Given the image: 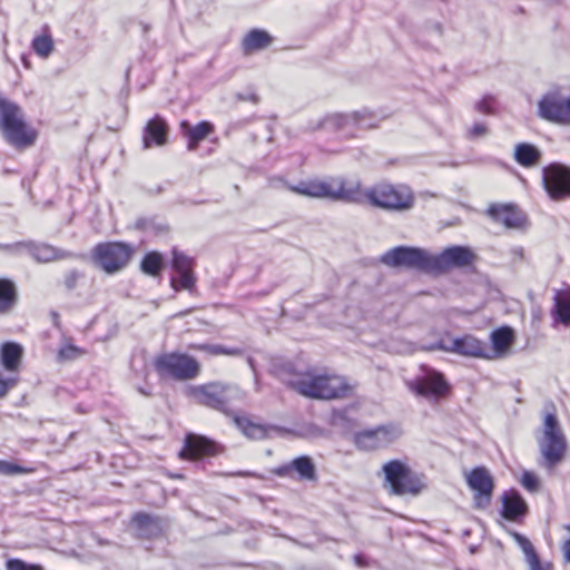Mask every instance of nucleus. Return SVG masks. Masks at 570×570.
I'll use <instances>...</instances> for the list:
<instances>
[{
  "instance_id": "aec40b11",
  "label": "nucleus",
  "mask_w": 570,
  "mask_h": 570,
  "mask_svg": "<svg viewBox=\"0 0 570 570\" xmlns=\"http://www.w3.org/2000/svg\"><path fill=\"white\" fill-rule=\"evenodd\" d=\"M130 525L136 531V537L142 540H155L166 532V524L163 518L147 512H136L130 518Z\"/></svg>"
},
{
  "instance_id": "7ed1b4c3",
  "label": "nucleus",
  "mask_w": 570,
  "mask_h": 570,
  "mask_svg": "<svg viewBox=\"0 0 570 570\" xmlns=\"http://www.w3.org/2000/svg\"><path fill=\"white\" fill-rule=\"evenodd\" d=\"M537 442L543 468L548 470L554 469L566 460L569 442L558 417L556 405L552 402L546 406L542 414V423Z\"/></svg>"
},
{
  "instance_id": "f8f14e48",
  "label": "nucleus",
  "mask_w": 570,
  "mask_h": 570,
  "mask_svg": "<svg viewBox=\"0 0 570 570\" xmlns=\"http://www.w3.org/2000/svg\"><path fill=\"white\" fill-rule=\"evenodd\" d=\"M223 450V446L215 440L206 435L188 432L184 438L178 458L181 461L197 462L217 456Z\"/></svg>"
},
{
  "instance_id": "2eb2a0df",
  "label": "nucleus",
  "mask_w": 570,
  "mask_h": 570,
  "mask_svg": "<svg viewBox=\"0 0 570 570\" xmlns=\"http://www.w3.org/2000/svg\"><path fill=\"white\" fill-rule=\"evenodd\" d=\"M412 393L435 402L446 399L452 392L450 383L441 372L432 371L421 379L409 383Z\"/></svg>"
},
{
  "instance_id": "4468645a",
  "label": "nucleus",
  "mask_w": 570,
  "mask_h": 570,
  "mask_svg": "<svg viewBox=\"0 0 570 570\" xmlns=\"http://www.w3.org/2000/svg\"><path fill=\"white\" fill-rule=\"evenodd\" d=\"M538 115L549 122L570 126V95L564 97L559 91L544 94L538 102Z\"/></svg>"
},
{
  "instance_id": "a18cd8bd",
  "label": "nucleus",
  "mask_w": 570,
  "mask_h": 570,
  "mask_svg": "<svg viewBox=\"0 0 570 570\" xmlns=\"http://www.w3.org/2000/svg\"><path fill=\"white\" fill-rule=\"evenodd\" d=\"M325 122L336 129H342L348 124V116L342 114L331 115L325 119Z\"/></svg>"
},
{
  "instance_id": "f704fd0d",
  "label": "nucleus",
  "mask_w": 570,
  "mask_h": 570,
  "mask_svg": "<svg viewBox=\"0 0 570 570\" xmlns=\"http://www.w3.org/2000/svg\"><path fill=\"white\" fill-rule=\"evenodd\" d=\"M31 47L36 55L41 58H47L52 53L55 43L48 28L45 29L42 35L33 38Z\"/></svg>"
},
{
  "instance_id": "49530a36",
  "label": "nucleus",
  "mask_w": 570,
  "mask_h": 570,
  "mask_svg": "<svg viewBox=\"0 0 570 570\" xmlns=\"http://www.w3.org/2000/svg\"><path fill=\"white\" fill-rule=\"evenodd\" d=\"M568 534L564 537L561 543V551L567 562H570V524L563 527Z\"/></svg>"
},
{
  "instance_id": "a878e982",
  "label": "nucleus",
  "mask_w": 570,
  "mask_h": 570,
  "mask_svg": "<svg viewBox=\"0 0 570 570\" xmlns=\"http://www.w3.org/2000/svg\"><path fill=\"white\" fill-rule=\"evenodd\" d=\"M179 127L183 136L187 138V149L190 151L196 150L199 144L215 131V126L208 120H203L195 126L187 120H181Z\"/></svg>"
},
{
  "instance_id": "4be33fe9",
  "label": "nucleus",
  "mask_w": 570,
  "mask_h": 570,
  "mask_svg": "<svg viewBox=\"0 0 570 570\" xmlns=\"http://www.w3.org/2000/svg\"><path fill=\"white\" fill-rule=\"evenodd\" d=\"M501 515L511 522H520L529 513L524 498L514 489L504 491L501 495Z\"/></svg>"
},
{
  "instance_id": "f3484780",
  "label": "nucleus",
  "mask_w": 570,
  "mask_h": 570,
  "mask_svg": "<svg viewBox=\"0 0 570 570\" xmlns=\"http://www.w3.org/2000/svg\"><path fill=\"white\" fill-rule=\"evenodd\" d=\"M466 483L474 492L473 501L475 508H488L494 490V480L489 470L484 466L473 468L466 475Z\"/></svg>"
},
{
  "instance_id": "6e6552de",
  "label": "nucleus",
  "mask_w": 570,
  "mask_h": 570,
  "mask_svg": "<svg viewBox=\"0 0 570 570\" xmlns=\"http://www.w3.org/2000/svg\"><path fill=\"white\" fill-rule=\"evenodd\" d=\"M135 249L124 242H101L91 249L94 263L106 274L122 271L131 261Z\"/></svg>"
},
{
  "instance_id": "4c0bfd02",
  "label": "nucleus",
  "mask_w": 570,
  "mask_h": 570,
  "mask_svg": "<svg viewBox=\"0 0 570 570\" xmlns=\"http://www.w3.org/2000/svg\"><path fill=\"white\" fill-rule=\"evenodd\" d=\"M189 350L198 351L206 353L210 356H218V355H229L233 354V352L228 348H226L223 345L219 344H199V343H191L188 345Z\"/></svg>"
},
{
  "instance_id": "39448f33",
  "label": "nucleus",
  "mask_w": 570,
  "mask_h": 570,
  "mask_svg": "<svg viewBox=\"0 0 570 570\" xmlns=\"http://www.w3.org/2000/svg\"><path fill=\"white\" fill-rule=\"evenodd\" d=\"M351 183L352 179L343 176L311 177L286 188L304 197L348 203Z\"/></svg>"
},
{
  "instance_id": "58836bf2",
  "label": "nucleus",
  "mask_w": 570,
  "mask_h": 570,
  "mask_svg": "<svg viewBox=\"0 0 570 570\" xmlns=\"http://www.w3.org/2000/svg\"><path fill=\"white\" fill-rule=\"evenodd\" d=\"M35 471L33 468H26L19 464L0 460V474L4 475H13V474H27L32 473Z\"/></svg>"
},
{
  "instance_id": "dca6fc26",
  "label": "nucleus",
  "mask_w": 570,
  "mask_h": 570,
  "mask_svg": "<svg viewBox=\"0 0 570 570\" xmlns=\"http://www.w3.org/2000/svg\"><path fill=\"white\" fill-rule=\"evenodd\" d=\"M195 266L196 262L193 257L177 248L171 250V268L178 274L177 277L170 279L174 291H191L196 286Z\"/></svg>"
},
{
  "instance_id": "72a5a7b5",
  "label": "nucleus",
  "mask_w": 570,
  "mask_h": 570,
  "mask_svg": "<svg viewBox=\"0 0 570 570\" xmlns=\"http://www.w3.org/2000/svg\"><path fill=\"white\" fill-rule=\"evenodd\" d=\"M164 267V255L157 250L146 253L140 262V271L151 277H159Z\"/></svg>"
},
{
  "instance_id": "9d476101",
  "label": "nucleus",
  "mask_w": 570,
  "mask_h": 570,
  "mask_svg": "<svg viewBox=\"0 0 570 570\" xmlns=\"http://www.w3.org/2000/svg\"><path fill=\"white\" fill-rule=\"evenodd\" d=\"M229 386L223 382H208L191 386L188 395L199 405L213 409L226 416L232 415L228 406L227 392Z\"/></svg>"
},
{
  "instance_id": "a211bd4d",
  "label": "nucleus",
  "mask_w": 570,
  "mask_h": 570,
  "mask_svg": "<svg viewBox=\"0 0 570 570\" xmlns=\"http://www.w3.org/2000/svg\"><path fill=\"white\" fill-rule=\"evenodd\" d=\"M397 439L394 429L380 425L375 429L363 430L354 435V443L358 450L375 451L385 448Z\"/></svg>"
},
{
  "instance_id": "393cba45",
  "label": "nucleus",
  "mask_w": 570,
  "mask_h": 570,
  "mask_svg": "<svg viewBox=\"0 0 570 570\" xmlns=\"http://www.w3.org/2000/svg\"><path fill=\"white\" fill-rule=\"evenodd\" d=\"M27 253L38 263H50L72 257V254L66 250L56 248L49 244H37L33 242L22 243Z\"/></svg>"
},
{
  "instance_id": "412c9836",
  "label": "nucleus",
  "mask_w": 570,
  "mask_h": 570,
  "mask_svg": "<svg viewBox=\"0 0 570 570\" xmlns=\"http://www.w3.org/2000/svg\"><path fill=\"white\" fill-rule=\"evenodd\" d=\"M449 351L462 356L493 360L487 343L471 334L453 338Z\"/></svg>"
},
{
  "instance_id": "20e7f679",
  "label": "nucleus",
  "mask_w": 570,
  "mask_h": 570,
  "mask_svg": "<svg viewBox=\"0 0 570 570\" xmlns=\"http://www.w3.org/2000/svg\"><path fill=\"white\" fill-rule=\"evenodd\" d=\"M0 132L4 141L19 151L35 146L39 137L23 109L4 97H0Z\"/></svg>"
},
{
  "instance_id": "ea45409f",
  "label": "nucleus",
  "mask_w": 570,
  "mask_h": 570,
  "mask_svg": "<svg viewBox=\"0 0 570 570\" xmlns=\"http://www.w3.org/2000/svg\"><path fill=\"white\" fill-rule=\"evenodd\" d=\"M6 570H45L41 564L28 563L19 558H11L6 561Z\"/></svg>"
},
{
  "instance_id": "cd10ccee",
  "label": "nucleus",
  "mask_w": 570,
  "mask_h": 570,
  "mask_svg": "<svg viewBox=\"0 0 570 570\" xmlns=\"http://www.w3.org/2000/svg\"><path fill=\"white\" fill-rule=\"evenodd\" d=\"M552 316L557 323L570 325V285L556 289L553 294Z\"/></svg>"
},
{
  "instance_id": "1a4fd4ad",
  "label": "nucleus",
  "mask_w": 570,
  "mask_h": 570,
  "mask_svg": "<svg viewBox=\"0 0 570 570\" xmlns=\"http://www.w3.org/2000/svg\"><path fill=\"white\" fill-rule=\"evenodd\" d=\"M541 185L550 200H570V166L558 161L548 164L542 168Z\"/></svg>"
},
{
  "instance_id": "6ab92c4d",
  "label": "nucleus",
  "mask_w": 570,
  "mask_h": 570,
  "mask_svg": "<svg viewBox=\"0 0 570 570\" xmlns=\"http://www.w3.org/2000/svg\"><path fill=\"white\" fill-rule=\"evenodd\" d=\"M272 473L278 478L296 479L298 481H316L317 472L312 458L301 455L291 462L281 464L272 470Z\"/></svg>"
},
{
  "instance_id": "c9c22d12",
  "label": "nucleus",
  "mask_w": 570,
  "mask_h": 570,
  "mask_svg": "<svg viewBox=\"0 0 570 570\" xmlns=\"http://www.w3.org/2000/svg\"><path fill=\"white\" fill-rule=\"evenodd\" d=\"M514 538L518 541V543L521 546L523 552L527 556L530 570H542L543 568H546L541 563L540 558H539L533 544L530 542L529 539H527L525 537H523L520 533H514Z\"/></svg>"
},
{
  "instance_id": "2f4dec72",
  "label": "nucleus",
  "mask_w": 570,
  "mask_h": 570,
  "mask_svg": "<svg viewBox=\"0 0 570 570\" xmlns=\"http://www.w3.org/2000/svg\"><path fill=\"white\" fill-rule=\"evenodd\" d=\"M228 417H230L236 428L239 429L243 434L249 439L259 440L266 438L267 435L266 426L254 422L248 416L236 414L233 411L232 415Z\"/></svg>"
},
{
  "instance_id": "7c9ffc66",
  "label": "nucleus",
  "mask_w": 570,
  "mask_h": 570,
  "mask_svg": "<svg viewBox=\"0 0 570 570\" xmlns=\"http://www.w3.org/2000/svg\"><path fill=\"white\" fill-rule=\"evenodd\" d=\"M273 42L271 35L262 29H253L245 35L242 40V51L249 56L255 51L266 49Z\"/></svg>"
},
{
  "instance_id": "473e14b6",
  "label": "nucleus",
  "mask_w": 570,
  "mask_h": 570,
  "mask_svg": "<svg viewBox=\"0 0 570 570\" xmlns=\"http://www.w3.org/2000/svg\"><path fill=\"white\" fill-rule=\"evenodd\" d=\"M514 160L524 168L537 166L542 157L538 147L529 142H520L514 147Z\"/></svg>"
},
{
  "instance_id": "a19ab883",
  "label": "nucleus",
  "mask_w": 570,
  "mask_h": 570,
  "mask_svg": "<svg viewBox=\"0 0 570 570\" xmlns=\"http://www.w3.org/2000/svg\"><path fill=\"white\" fill-rule=\"evenodd\" d=\"M475 109L483 115H495V99L492 96H484L476 102Z\"/></svg>"
},
{
  "instance_id": "c756f323",
  "label": "nucleus",
  "mask_w": 570,
  "mask_h": 570,
  "mask_svg": "<svg viewBox=\"0 0 570 570\" xmlns=\"http://www.w3.org/2000/svg\"><path fill=\"white\" fill-rule=\"evenodd\" d=\"M19 302L17 284L6 277H0V315L10 314Z\"/></svg>"
},
{
  "instance_id": "e433bc0d",
  "label": "nucleus",
  "mask_w": 570,
  "mask_h": 570,
  "mask_svg": "<svg viewBox=\"0 0 570 570\" xmlns=\"http://www.w3.org/2000/svg\"><path fill=\"white\" fill-rule=\"evenodd\" d=\"M86 353L87 351L85 348L72 344L70 341H66L58 350L57 360L61 363L75 361L83 356Z\"/></svg>"
},
{
  "instance_id": "5701e85b",
  "label": "nucleus",
  "mask_w": 570,
  "mask_h": 570,
  "mask_svg": "<svg viewBox=\"0 0 570 570\" xmlns=\"http://www.w3.org/2000/svg\"><path fill=\"white\" fill-rule=\"evenodd\" d=\"M169 125L164 117L155 115L142 130V144L145 148L161 147L168 142Z\"/></svg>"
},
{
  "instance_id": "9b49d317",
  "label": "nucleus",
  "mask_w": 570,
  "mask_h": 570,
  "mask_svg": "<svg viewBox=\"0 0 570 570\" xmlns=\"http://www.w3.org/2000/svg\"><path fill=\"white\" fill-rule=\"evenodd\" d=\"M381 263L389 267L419 269L430 273V254L417 247L397 246L381 256Z\"/></svg>"
},
{
  "instance_id": "f257e3e1",
  "label": "nucleus",
  "mask_w": 570,
  "mask_h": 570,
  "mask_svg": "<svg viewBox=\"0 0 570 570\" xmlns=\"http://www.w3.org/2000/svg\"><path fill=\"white\" fill-rule=\"evenodd\" d=\"M276 376L288 389L312 400L348 399L356 387L347 377L334 372H296L292 367H282Z\"/></svg>"
},
{
  "instance_id": "423d86ee",
  "label": "nucleus",
  "mask_w": 570,
  "mask_h": 570,
  "mask_svg": "<svg viewBox=\"0 0 570 570\" xmlns=\"http://www.w3.org/2000/svg\"><path fill=\"white\" fill-rule=\"evenodd\" d=\"M384 488L391 495L416 497L428 487L424 474L414 472L406 463L391 460L382 466Z\"/></svg>"
},
{
  "instance_id": "f03ea898",
  "label": "nucleus",
  "mask_w": 570,
  "mask_h": 570,
  "mask_svg": "<svg viewBox=\"0 0 570 570\" xmlns=\"http://www.w3.org/2000/svg\"><path fill=\"white\" fill-rule=\"evenodd\" d=\"M348 203L368 204L385 210H404L413 206L414 195L405 185L381 181L366 188L361 180L352 179Z\"/></svg>"
},
{
  "instance_id": "37998d69",
  "label": "nucleus",
  "mask_w": 570,
  "mask_h": 570,
  "mask_svg": "<svg viewBox=\"0 0 570 570\" xmlns=\"http://www.w3.org/2000/svg\"><path fill=\"white\" fill-rule=\"evenodd\" d=\"M82 277V274L76 269L69 271L65 277H63V286L68 291H72L78 286V283L80 278Z\"/></svg>"
},
{
  "instance_id": "c03bdc74",
  "label": "nucleus",
  "mask_w": 570,
  "mask_h": 570,
  "mask_svg": "<svg viewBox=\"0 0 570 570\" xmlns=\"http://www.w3.org/2000/svg\"><path fill=\"white\" fill-rule=\"evenodd\" d=\"M489 132L488 126L484 122H475L468 130L466 137L471 140L485 136Z\"/></svg>"
},
{
  "instance_id": "b1692460",
  "label": "nucleus",
  "mask_w": 570,
  "mask_h": 570,
  "mask_svg": "<svg viewBox=\"0 0 570 570\" xmlns=\"http://www.w3.org/2000/svg\"><path fill=\"white\" fill-rule=\"evenodd\" d=\"M493 220L508 228H522L527 225V215L514 205H495L488 209Z\"/></svg>"
},
{
  "instance_id": "09e8293b",
  "label": "nucleus",
  "mask_w": 570,
  "mask_h": 570,
  "mask_svg": "<svg viewBox=\"0 0 570 570\" xmlns=\"http://www.w3.org/2000/svg\"><path fill=\"white\" fill-rule=\"evenodd\" d=\"M138 391H139V393H140V394H142V395H145V396H150V395H151V393H150V392H148V391L144 390L142 387H139V389H138Z\"/></svg>"
},
{
  "instance_id": "ddd939ff",
  "label": "nucleus",
  "mask_w": 570,
  "mask_h": 570,
  "mask_svg": "<svg viewBox=\"0 0 570 570\" xmlns=\"http://www.w3.org/2000/svg\"><path fill=\"white\" fill-rule=\"evenodd\" d=\"M476 255L465 246H450L438 255L430 254V273L444 274L452 268L473 265Z\"/></svg>"
},
{
  "instance_id": "de8ad7c7",
  "label": "nucleus",
  "mask_w": 570,
  "mask_h": 570,
  "mask_svg": "<svg viewBox=\"0 0 570 570\" xmlns=\"http://www.w3.org/2000/svg\"><path fill=\"white\" fill-rule=\"evenodd\" d=\"M512 253L519 259H523V257H524V250L522 247H518V248L513 249Z\"/></svg>"
},
{
  "instance_id": "0eeeda50",
  "label": "nucleus",
  "mask_w": 570,
  "mask_h": 570,
  "mask_svg": "<svg viewBox=\"0 0 570 570\" xmlns=\"http://www.w3.org/2000/svg\"><path fill=\"white\" fill-rule=\"evenodd\" d=\"M154 370L160 380L186 382L195 380L202 372L196 357L181 352H165L155 356Z\"/></svg>"
},
{
  "instance_id": "c85d7f7f",
  "label": "nucleus",
  "mask_w": 570,
  "mask_h": 570,
  "mask_svg": "<svg viewBox=\"0 0 570 570\" xmlns=\"http://www.w3.org/2000/svg\"><path fill=\"white\" fill-rule=\"evenodd\" d=\"M23 348L19 343L4 342L0 346V365L8 372L16 373L20 370Z\"/></svg>"
},
{
  "instance_id": "79ce46f5",
  "label": "nucleus",
  "mask_w": 570,
  "mask_h": 570,
  "mask_svg": "<svg viewBox=\"0 0 570 570\" xmlns=\"http://www.w3.org/2000/svg\"><path fill=\"white\" fill-rule=\"evenodd\" d=\"M520 483L529 492H535L539 489V479L533 472L530 471H524L522 473Z\"/></svg>"
},
{
  "instance_id": "bb28decb",
  "label": "nucleus",
  "mask_w": 570,
  "mask_h": 570,
  "mask_svg": "<svg viewBox=\"0 0 570 570\" xmlns=\"http://www.w3.org/2000/svg\"><path fill=\"white\" fill-rule=\"evenodd\" d=\"M490 342L493 360L505 357L515 342V333L510 326H500L491 332Z\"/></svg>"
}]
</instances>
